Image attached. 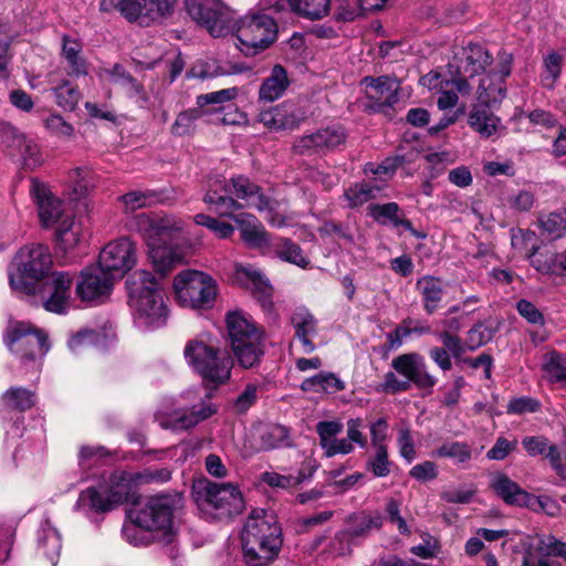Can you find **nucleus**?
Masks as SVG:
<instances>
[{
	"label": "nucleus",
	"mask_w": 566,
	"mask_h": 566,
	"mask_svg": "<svg viewBox=\"0 0 566 566\" xmlns=\"http://www.w3.org/2000/svg\"><path fill=\"white\" fill-rule=\"evenodd\" d=\"M189 15L206 28L214 38L234 33L240 42L239 49L245 55H254L274 42L277 25L265 13L248 14L234 19L232 10L221 0H185Z\"/></svg>",
	"instance_id": "nucleus-1"
},
{
	"label": "nucleus",
	"mask_w": 566,
	"mask_h": 566,
	"mask_svg": "<svg viewBox=\"0 0 566 566\" xmlns=\"http://www.w3.org/2000/svg\"><path fill=\"white\" fill-rule=\"evenodd\" d=\"M241 543L247 565H270L277 557L283 543L276 517L262 509L253 510L243 526Z\"/></svg>",
	"instance_id": "nucleus-2"
},
{
	"label": "nucleus",
	"mask_w": 566,
	"mask_h": 566,
	"mask_svg": "<svg viewBox=\"0 0 566 566\" xmlns=\"http://www.w3.org/2000/svg\"><path fill=\"white\" fill-rule=\"evenodd\" d=\"M203 201L213 206L214 211L224 217H232L234 211L243 208L263 211L269 207V201L261 188L242 175L231 179L210 178Z\"/></svg>",
	"instance_id": "nucleus-3"
},
{
	"label": "nucleus",
	"mask_w": 566,
	"mask_h": 566,
	"mask_svg": "<svg viewBox=\"0 0 566 566\" xmlns=\"http://www.w3.org/2000/svg\"><path fill=\"white\" fill-rule=\"evenodd\" d=\"M126 286L136 323L147 328L164 326L169 311L165 293L155 276L145 270L136 271L128 276Z\"/></svg>",
	"instance_id": "nucleus-4"
},
{
	"label": "nucleus",
	"mask_w": 566,
	"mask_h": 566,
	"mask_svg": "<svg viewBox=\"0 0 566 566\" xmlns=\"http://www.w3.org/2000/svg\"><path fill=\"white\" fill-rule=\"evenodd\" d=\"M184 223L174 216L158 213H138L129 221V228L144 238L149 248V258L155 270L161 275L170 271L176 256L166 245L172 233L181 231Z\"/></svg>",
	"instance_id": "nucleus-5"
},
{
	"label": "nucleus",
	"mask_w": 566,
	"mask_h": 566,
	"mask_svg": "<svg viewBox=\"0 0 566 566\" xmlns=\"http://www.w3.org/2000/svg\"><path fill=\"white\" fill-rule=\"evenodd\" d=\"M135 478V472L129 471L109 473L98 488L91 486L80 493L76 507L97 513L113 511L117 506L134 500L139 486Z\"/></svg>",
	"instance_id": "nucleus-6"
},
{
	"label": "nucleus",
	"mask_w": 566,
	"mask_h": 566,
	"mask_svg": "<svg viewBox=\"0 0 566 566\" xmlns=\"http://www.w3.org/2000/svg\"><path fill=\"white\" fill-rule=\"evenodd\" d=\"M52 265L50 249L32 244L20 249L9 268V282L13 291L34 295L39 283L46 277Z\"/></svg>",
	"instance_id": "nucleus-7"
},
{
	"label": "nucleus",
	"mask_w": 566,
	"mask_h": 566,
	"mask_svg": "<svg viewBox=\"0 0 566 566\" xmlns=\"http://www.w3.org/2000/svg\"><path fill=\"white\" fill-rule=\"evenodd\" d=\"M228 339L239 364L251 368L264 354L263 334L242 312H229L226 317Z\"/></svg>",
	"instance_id": "nucleus-8"
},
{
	"label": "nucleus",
	"mask_w": 566,
	"mask_h": 566,
	"mask_svg": "<svg viewBox=\"0 0 566 566\" xmlns=\"http://www.w3.org/2000/svg\"><path fill=\"white\" fill-rule=\"evenodd\" d=\"M228 339L239 364L251 368L264 354L263 334L242 312H229L226 317Z\"/></svg>",
	"instance_id": "nucleus-9"
},
{
	"label": "nucleus",
	"mask_w": 566,
	"mask_h": 566,
	"mask_svg": "<svg viewBox=\"0 0 566 566\" xmlns=\"http://www.w3.org/2000/svg\"><path fill=\"white\" fill-rule=\"evenodd\" d=\"M228 339L239 364L251 368L264 354L263 334L242 312H229L226 317Z\"/></svg>",
	"instance_id": "nucleus-10"
},
{
	"label": "nucleus",
	"mask_w": 566,
	"mask_h": 566,
	"mask_svg": "<svg viewBox=\"0 0 566 566\" xmlns=\"http://www.w3.org/2000/svg\"><path fill=\"white\" fill-rule=\"evenodd\" d=\"M196 500L218 518H231L243 512L245 503L239 486L234 483H217L207 479L193 484Z\"/></svg>",
	"instance_id": "nucleus-11"
},
{
	"label": "nucleus",
	"mask_w": 566,
	"mask_h": 566,
	"mask_svg": "<svg viewBox=\"0 0 566 566\" xmlns=\"http://www.w3.org/2000/svg\"><path fill=\"white\" fill-rule=\"evenodd\" d=\"M6 344L25 367L38 368L39 360L49 352L48 335L27 322H13L6 333Z\"/></svg>",
	"instance_id": "nucleus-12"
},
{
	"label": "nucleus",
	"mask_w": 566,
	"mask_h": 566,
	"mask_svg": "<svg viewBox=\"0 0 566 566\" xmlns=\"http://www.w3.org/2000/svg\"><path fill=\"white\" fill-rule=\"evenodd\" d=\"M174 290L181 306L197 310L211 308L218 294L216 280L196 270H185L177 274L174 279Z\"/></svg>",
	"instance_id": "nucleus-13"
},
{
	"label": "nucleus",
	"mask_w": 566,
	"mask_h": 566,
	"mask_svg": "<svg viewBox=\"0 0 566 566\" xmlns=\"http://www.w3.org/2000/svg\"><path fill=\"white\" fill-rule=\"evenodd\" d=\"M178 495L159 494L148 497L143 504L132 509L128 517L147 532L171 530L175 511L180 505Z\"/></svg>",
	"instance_id": "nucleus-14"
},
{
	"label": "nucleus",
	"mask_w": 566,
	"mask_h": 566,
	"mask_svg": "<svg viewBox=\"0 0 566 566\" xmlns=\"http://www.w3.org/2000/svg\"><path fill=\"white\" fill-rule=\"evenodd\" d=\"M73 277L69 272H52L36 287L43 307L51 313L65 314L71 307Z\"/></svg>",
	"instance_id": "nucleus-15"
},
{
	"label": "nucleus",
	"mask_w": 566,
	"mask_h": 566,
	"mask_svg": "<svg viewBox=\"0 0 566 566\" xmlns=\"http://www.w3.org/2000/svg\"><path fill=\"white\" fill-rule=\"evenodd\" d=\"M114 275L104 271L97 264L87 266L80 272L75 284L76 297L90 304H101L111 294Z\"/></svg>",
	"instance_id": "nucleus-16"
},
{
	"label": "nucleus",
	"mask_w": 566,
	"mask_h": 566,
	"mask_svg": "<svg viewBox=\"0 0 566 566\" xmlns=\"http://www.w3.org/2000/svg\"><path fill=\"white\" fill-rule=\"evenodd\" d=\"M137 263V248L135 243L126 238L108 242L99 252L97 265L104 271L120 277Z\"/></svg>",
	"instance_id": "nucleus-17"
},
{
	"label": "nucleus",
	"mask_w": 566,
	"mask_h": 566,
	"mask_svg": "<svg viewBox=\"0 0 566 566\" xmlns=\"http://www.w3.org/2000/svg\"><path fill=\"white\" fill-rule=\"evenodd\" d=\"M2 142L8 155L27 169H35L43 164V157L35 140L17 127L6 124L2 127Z\"/></svg>",
	"instance_id": "nucleus-18"
},
{
	"label": "nucleus",
	"mask_w": 566,
	"mask_h": 566,
	"mask_svg": "<svg viewBox=\"0 0 566 566\" xmlns=\"http://www.w3.org/2000/svg\"><path fill=\"white\" fill-rule=\"evenodd\" d=\"M394 370L403 376L409 385L413 384L420 389H432L437 378L428 371L423 356L418 353H407L395 357L391 360Z\"/></svg>",
	"instance_id": "nucleus-19"
},
{
	"label": "nucleus",
	"mask_w": 566,
	"mask_h": 566,
	"mask_svg": "<svg viewBox=\"0 0 566 566\" xmlns=\"http://www.w3.org/2000/svg\"><path fill=\"white\" fill-rule=\"evenodd\" d=\"M305 116V112L295 103L283 102L261 111L258 115V120L270 130H291L298 127Z\"/></svg>",
	"instance_id": "nucleus-20"
},
{
	"label": "nucleus",
	"mask_w": 566,
	"mask_h": 566,
	"mask_svg": "<svg viewBox=\"0 0 566 566\" xmlns=\"http://www.w3.org/2000/svg\"><path fill=\"white\" fill-rule=\"evenodd\" d=\"M30 195L33 198L43 227L55 224L64 214V202L53 196L48 186L40 180H30Z\"/></svg>",
	"instance_id": "nucleus-21"
},
{
	"label": "nucleus",
	"mask_w": 566,
	"mask_h": 566,
	"mask_svg": "<svg viewBox=\"0 0 566 566\" xmlns=\"http://www.w3.org/2000/svg\"><path fill=\"white\" fill-rule=\"evenodd\" d=\"M512 55L503 53L501 55L500 75L494 76L489 73L480 80L478 87L479 105L488 108L503 101L505 97L504 77L511 73Z\"/></svg>",
	"instance_id": "nucleus-22"
},
{
	"label": "nucleus",
	"mask_w": 566,
	"mask_h": 566,
	"mask_svg": "<svg viewBox=\"0 0 566 566\" xmlns=\"http://www.w3.org/2000/svg\"><path fill=\"white\" fill-rule=\"evenodd\" d=\"M345 139L346 134L340 126H329L300 137L294 143V150L300 155H310L334 149L342 145Z\"/></svg>",
	"instance_id": "nucleus-23"
},
{
	"label": "nucleus",
	"mask_w": 566,
	"mask_h": 566,
	"mask_svg": "<svg viewBox=\"0 0 566 566\" xmlns=\"http://www.w3.org/2000/svg\"><path fill=\"white\" fill-rule=\"evenodd\" d=\"M367 98L373 103L370 107L391 106L398 101L400 82L396 77L366 76L361 80Z\"/></svg>",
	"instance_id": "nucleus-24"
},
{
	"label": "nucleus",
	"mask_w": 566,
	"mask_h": 566,
	"mask_svg": "<svg viewBox=\"0 0 566 566\" xmlns=\"http://www.w3.org/2000/svg\"><path fill=\"white\" fill-rule=\"evenodd\" d=\"M522 446L531 457L544 455L556 474L566 480V455H563L555 444H551L548 439L543 436L525 437Z\"/></svg>",
	"instance_id": "nucleus-25"
},
{
	"label": "nucleus",
	"mask_w": 566,
	"mask_h": 566,
	"mask_svg": "<svg viewBox=\"0 0 566 566\" xmlns=\"http://www.w3.org/2000/svg\"><path fill=\"white\" fill-rule=\"evenodd\" d=\"M491 63V55L479 44H469L462 48L460 56L454 57L455 74L460 76H475L482 73Z\"/></svg>",
	"instance_id": "nucleus-26"
},
{
	"label": "nucleus",
	"mask_w": 566,
	"mask_h": 566,
	"mask_svg": "<svg viewBox=\"0 0 566 566\" xmlns=\"http://www.w3.org/2000/svg\"><path fill=\"white\" fill-rule=\"evenodd\" d=\"M105 78L109 84L122 90L127 97L134 99L139 107L148 105L149 97L143 84L126 72L122 65L115 64L111 70H106Z\"/></svg>",
	"instance_id": "nucleus-27"
},
{
	"label": "nucleus",
	"mask_w": 566,
	"mask_h": 566,
	"mask_svg": "<svg viewBox=\"0 0 566 566\" xmlns=\"http://www.w3.org/2000/svg\"><path fill=\"white\" fill-rule=\"evenodd\" d=\"M149 2L150 0H101L99 9L104 12L117 10L129 21H135L139 18L157 20L167 15L166 13L151 12L148 6Z\"/></svg>",
	"instance_id": "nucleus-28"
},
{
	"label": "nucleus",
	"mask_w": 566,
	"mask_h": 566,
	"mask_svg": "<svg viewBox=\"0 0 566 566\" xmlns=\"http://www.w3.org/2000/svg\"><path fill=\"white\" fill-rule=\"evenodd\" d=\"M218 347L214 345L212 337L209 334H201L193 339H190L184 349V356L187 364L193 368L195 371L201 369L208 373L207 363Z\"/></svg>",
	"instance_id": "nucleus-29"
},
{
	"label": "nucleus",
	"mask_w": 566,
	"mask_h": 566,
	"mask_svg": "<svg viewBox=\"0 0 566 566\" xmlns=\"http://www.w3.org/2000/svg\"><path fill=\"white\" fill-rule=\"evenodd\" d=\"M291 323L295 329V336L302 343L303 352L305 354L313 353L315 345L311 338L317 331V321L313 314L307 308L300 307L293 313Z\"/></svg>",
	"instance_id": "nucleus-30"
},
{
	"label": "nucleus",
	"mask_w": 566,
	"mask_h": 566,
	"mask_svg": "<svg viewBox=\"0 0 566 566\" xmlns=\"http://www.w3.org/2000/svg\"><path fill=\"white\" fill-rule=\"evenodd\" d=\"M492 489L507 504L525 506L530 503L531 494L504 473H497L492 479Z\"/></svg>",
	"instance_id": "nucleus-31"
},
{
	"label": "nucleus",
	"mask_w": 566,
	"mask_h": 566,
	"mask_svg": "<svg viewBox=\"0 0 566 566\" xmlns=\"http://www.w3.org/2000/svg\"><path fill=\"white\" fill-rule=\"evenodd\" d=\"M207 360L208 361L205 364L207 365L208 373H203L201 369L196 371L203 380L214 385L216 387L229 380L233 361L227 353L221 352L218 348L217 352Z\"/></svg>",
	"instance_id": "nucleus-32"
},
{
	"label": "nucleus",
	"mask_w": 566,
	"mask_h": 566,
	"mask_svg": "<svg viewBox=\"0 0 566 566\" xmlns=\"http://www.w3.org/2000/svg\"><path fill=\"white\" fill-rule=\"evenodd\" d=\"M211 394H206V399L199 405H195L189 412L176 416L169 424H164L174 430H181L195 427L199 422L210 418L217 412V406L211 401Z\"/></svg>",
	"instance_id": "nucleus-33"
},
{
	"label": "nucleus",
	"mask_w": 566,
	"mask_h": 566,
	"mask_svg": "<svg viewBox=\"0 0 566 566\" xmlns=\"http://www.w3.org/2000/svg\"><path fill=\"white\" fill-rule=\"evenodd\" d=\"M233 220L239 224L241 239L251 248H262L269 243L268 233L261 222L252 214L232 213Z\"/></svg>",
	"instance_id": "nucleus-34"
},
{
	"label": "nucleus",
	"mask_w": 566,
	"mask_h": 566,
	"mask_svg": "<svg viewBox=\"0 0 566 566\" xmlns=\"http://www.w3.org/2000/svg\"><path fill=\"white\" fill-rule=\"evenodd\" d=\"M237 279L253 289L262 300L263 307H271L272 289L263 275L251 265H237Z\"/></svg>",
	"instance_id": "nucleus-35"
},
{
	"label": "nucleus",
	"mask_w": 566,
	"mask_h": 566,
	"mask_svg": "<svg viewBox=\"0 0 566 566\" xmlns=\"http://www.w3.org/2000/svg\"><path fill=\"white\" fill-rule=\"evenodd\" d=\"M289 85L290 81L285 69L282 65L276 64L272 69L270 75L261 84L259 97L265 102L279 99L284 94Z\"/></svg>",
	"instance_id": "nucleus-36"
},
{
	"label": "nucleus",
	"mask_w": 566,
	"mask_h": 566,
	"mask_svg": "<svg viewBox=\"0 0 566 566\" xmlns=\"http://www.w3.org/2000/svg\"><path fill=\"white\" fill-rule=\"evenodd\" d=\"M416 289L422 297L424 311L433 314L443 297V286L440 279L426 275L420 277L416 283Z\"/></svg>",
	"instance_id": "nucleus-37"
},
{
	"label": "nucleus",
	"mask_w": 566,
	"mask_h": 566,
	"mask_svg": "<svg viewBox=\"0 0 566 566\" xmlns=\"http://www.w3.org/2000/svg\"><path fill=\"white\" fill-rule=\"evenodd\" d=\"M500 123L501 120L497 116L481 105L473 106L468 118L470 127L484 138L495 135Z\"/></svg>",
	"instance_id": "nucleus-38"
},
{
	"label": "nucleus",
	"mask_w": 566,
	"mask_h": 566,
	"mask_svg": "<svg viewBox=\"0 0 566 566\" xmlns=\"http://www.w3.org/2000/svg\"><path fill=\"white\" fill-rule=\"evenodd\" d=\"M300 387L305 392L335 394L345 389V382L334 373L319 371L312 377L305 378Z\"/></svg>",
	"instance_id": "nucleus-39"
},
{
	"label": "nucleus",
	"mask_w": 566,
	"mask_h": 566,
	"mask_svg": "<svg viewBox=\"0 0 566 566\" xmlns=\"http://www.w3.org/2000/svg\"><path fill=\"white\" fill-rule=\"evenodd\" d=\"M39 549L43 552L53 566L56 565L61 553V536L49 521H44L38 533Z\"/></svg>",
	"instance_id": "nucleus-40"
},
{
	"label": "nucleus",
	"mask_w": 566,
	"mask_h": 566,
	"mask_svg": "<svg viewBox=\"0 0 566 566\" xmlns=\"http://www.w3.org/2000/svg\"><path fill=\"white\" fill-rule=\"evenodd\" d=\"M531 266L539 274L549 277H559V253L551 249H533L530 255Z\"/></svg>",
	"instance_id": "nucleus-41"
},
{
	"label": "nucleus",
	"mask_w": 566,
	"mask_h": 566,
	"mask_svg": "<svg viewBox=\"0 0 566 566\" xmlns=\"http://www.w3.org/2000/svg\"><path fill=\"white\" fill-rule=\"evenodd\" d=\"M384 189V184L375 181H361L354 184L345 190L344 197L348 203V207L356 208L363 206L371 199H375L377 195Z\"/></svg>",
	"instance_id": "nucleus-42"
},
{
	"label": "nucleus",
	"mask_w": 566,
	"mask_h": 566,
	"mask_svg": "<svg viewBox=\"0 0 566 566\" xmlns=\"http://www.w3.org/2000/svg\"><path fill=\"white\" fill-rule=\"evenodd\" d=\"M371 217L379 223L394 228L409 227V220L403 217L398 203L388 202L370 206Z\"/></svg>",
	"instance_id": "nucleus-43"
},
{
	"label": "nucleus",
	"mask_w": 566,
	"mask_h": 566,
	"mask_svg": "<svg viewBox=\"0 0 566 566\" xmlns=\"http://www.w3.org/2000/svg\"><path fill=\"white\" fill-rule=\"evenodd\" d=\"M433 458L452 459L455 464H465L472 459V448L462 441H446L432 451Z\"/></svg>",
	"instance_id": "nucleus-44"
},
{
	"label": "nucleus",
	"mask_w": 566,
	"mask_h": 566,
	"mask_svg": "<svg viewBox=\"0 0 566 566\" xmlns=\"http://www.w3.org/2000/svg\"><path fill=\"white\" fill-rule=\"evenodd\" d=\"M286 2L293 12L311 20L325 17L331 8V0H286Z\"/></svg>",
	"instance_id": "nucleus-45"
},
{
	"label": "nucleus",
	"mask_w": 566,
	"mask_h": 566,
	"mask_svg": "<svg viewBox=\"0 0 566 566\" xmlns=\"http://www.w3.org/2000/svg\"><path fill=\"white\" fill-rule=\"evenodd\" d=\"M81 226L75 223L72 218H65L56 229V241L61 250L67 252L73 250L81 240Z\"/></svg>",
	"instance_id": "nucleus-46"
},
{
	"label": "nucleus",
	"mask_w": 566,
	"mask_h": 566,
	"mask_svg": "<svg viewBox=\"0 0 566 566\" xmlns=\"http://www.w3.org/2000/svg\"><path fill=\"white\" fill-rule=\"evenodd\" d=\"M238 90L235 87L224 88L197 96V108L205 109L208 113H218L223 109L220 105L235 98Z\"/></svg>",
	"instance_id": "nucleus-47"
},
{
	"label": "nucleus",
	"mask_w": 566,
	"mask_h": 566,
	"mask_svg": "<svg viewBox=\"0 0 566 566\" xmlns=\"http://www.w3.org/2000/svg\"><path fill=\"white\" fill-rule=\"evenodd\" d=\"M82 44L67 35H63L62 55L67 61L71 74L85 75L87 73L85 61L80 55Z\"/></svg>",
	"instance_id": "nucleus-48"
},
{
	"label": "nucleus",
	"mask_w": 566,
	"mask_h": 566,
	"mask_svg": "<svg viewBox=\"0 0 566 566\" xmlns=\"http://www.w3.org/2000/svg\"><path fill=\"white\" fill-rule=\"evenodd\" d=\"M6 407L25 411L35 405V394L21 387H11L2 396Z\"/></svg>",
	"instance_id": "nucleus-49"
},
{
	"label": "nucleus",
	"mask_w": 566,
	"mask_h": 566,
	"mask_svg": "<svg viewBox=\"0 0 566 566\" xmlns=\"http://www.w3.org/2000/svg\"><path fill=\"white\" fill-rule=\"evenodd\" d=\"M384 524V517L379 513H360L350 518L352 536L358 537L368 534L373 530H379Z\"/></svg>",
	"instance_id": "nucleus-50"
},
{
	"label": "nucleus",
	"mask_w": 566,
	"mask_h": 566,
	"mask_svg": "<svg viewBox=\"0 0 566 566\" xmlns=\"http://www.w3.org/2000/svg\"><path fill=\"white\" fill-rule=\"evenodd\" d=\"M542 233L549 239H559L566 234V210L553 212L538 220Z\"/></svg>",
	"instance_id": "nucleus-51"
},
{
	"label": "nucleus",
	"mask_w": 566,
	"mask_h": 566,
	"mask_svg": "<svg viewBox=\"0 0 566 566\" xmlns=\"http://www.w3.org/2000/svg\"><path fill=\"white\" fill-rule=\"evenodd\" d=\"M275 252L280 259L300 268L305 269L310 264L308 259L303 254L300 245L290 239H281L275 245Z\"/></svg>",
	"instance_id": "nucleus-52"
},
{
	"label": "nucleus",
	"mask_w": 566,
	"mask_h": 566,
	"mask_svg": "<svg viewBox=\"0 0 566 566\" xmlns=\"http://www.w3.org/2000/svg\"><path fill=\"white\" fill-rule=\"evenodd\" d=\"M207 114V111L197 107L179 113L171 126V133L175 136H185L192 133L196 120Z\"/></svg>",
	"instance_id": "nucleus-53"
},
{
	"label": "nucleus",
	"mask_w": 566,
	"mask_h": 566,
	"mask_svg": "<svg viewBox=\"0 0 566 566\" xmlns=\"http://www.w3.org/2000/svg\"><path fill=\"white\" fill-rule=\"evenodd\" d=\"M125 212H133L142 208L150 207L158 201L157 195L153 191H129L119 197Z\"/></svg>",
	"instance_id": "nucleus-54"
},
{
	"label": "nucleus",
	"mask_w": 566,
	"mask_h": 566,
	"mask_svg": "<svg viewBox=\"0 0 566 566\" xmlns=\"http://www.w3.org/2000/svg\"><path fill=\"white\" fill-rule=\"evenodd\" d=\"M511 244L515 250L523 252L528 261L530 255L533 253V249H541L537 244L536 233L528 229H512Z\"/></svg>",
	"instance_id": "nucleus-55"
},
{
	"label": "nucleus",
	"mask_w": 566,
	"mask_h": 566,
	"mask_svg": "<svg viewBox=\"0 0 566 566\" xmlns=\"http://www.w3.org/2000/svg\"><path fill=\"white\" fill-rule=\"evenodd\" d=\"M262 448L270 450L287 447L291 444L289 429L281 424L266 427L261 436Z\"/></svg>",
	"instance_id": "nucleus-56"
},
{
	"label": "nucleus",
	"mask_w": 566,
	"mask_h": 566,
	"mask_svg": "<svg viewBox=\"0 0 566 566\" xmlns=\"http://www.w3.org/2000/svg\"><path fill=\"white\" fill-rule=\"evenodd\" d=\"M374 454L367 461V470L376 478H385L390 474L391 462L388 457L387 446L374 448Z\"/></svg>",
	"instance_id": "nucleus-57"
},
{
	"label": "nucleus",
	"mask_w": 566,
	"mask_h": 566,
	"mask_svg": "<svg viewBox=\"0 0 566 566\" xmlns=\"http://www.w3.org/2000/svg\"><path fill=\"white\" fill-rule=\"evenodd\" d=\"M13 34L7 23L0 22V78L7 80L10 75L9 64L11 54L9 53Z\"/></svg>",
	"instance_id": "nucleus-58"
},
{
	"label": "nucleus",
	"mask_w": 566,
	"mask_h": 566,
	"mask_svg": "<svg viewBox=\"0 0 566 566\" xmlns=\"http://www.w3.org/2000/svg\"><path fill=\"white\" fill-rule=\"evenodd\" d=\"M53 92L56 104L64 111H73L77 106L81 94L67 81H63Z\"/></svg>",
	"instance_id": "nucleus-59"
},
{
	"label": "nucleus",
	"mask_w": 566,
	"mask_h": 566,
	"mask_svg": "<svg viewBox=\"0 0 566 566\" xmlns=\"http://www.w3.org/2000/svg\"><path fill=\"white\" fill-rule=\"evenodd\" d=\"M563 57L557 53H549L544 59L542 83L546 87H553L560 75Z\"/></svg>",
	"instance_id": "nucleus-60"
},
{
	"label": "nucleus",
	"mask_w": 566,
	"mask_h": 566,
	"mask_svg": "<svg viewBox=\"0 0 566 566\" xmlns=\"http://www.w3.org/2000/svg\"><path fill=\"white\" fill-rule=\"evenodd\" d=\"M195 222L211 230L219 239H228L234 232V228L230 223L220 221L203 213L197 214L195 217Z\"/></svg>",
	"instance_id": "nucleus-61"
},
{
	"label": "nucleus",
	"mask_w": 566,
	"mask_h": 566,
	"mask_svg": "<svg viewBox=\"0 0 566 566\" xmlns=\"http://www.w3.org/2000/svg\"><path fill=\"white\" fill-rule=\"evenodd\" d=\"M43 125L51 135L59 138H71L74 135L73 126L59 114L49 115L43 119Z\"/></svg>",
	"instance_id": "nucleus-62"
},
{
	"label": "nucleus",
	"mask_w": 566,
	"mask_h": 566,
	"mask_svg": "<svg viewBox=\"0 0 566 566\" xmlns=\"http://www.w3.org/2000/svg\"><path fill=\"white\" fill-rule=\"evenodd\" d=\"M153 532H147L145 528H142L137 523L130 521L129 523L124 524L122 528V534L124 538L134 546H146L151 542Z\"/></svg>",
	"instance_id": "nucleus-63"
},
{
	"label": "nucleus",
	"mask_w": 566,
	"mask_h": 566,
	"mask_svg": "<svg viewBox=\"0 0 566 566\" xmlns=\"http://www.w3.org/2000/svg\"><path fill=\"white\" fill-rule=\"evenodd\" d=\"M91 171L86 167H75L67 174V181L73 187L74 193L83 196L90 186Z\"/></svg>",
	"instance_id": "nucleus-64"
}]
</instances>
